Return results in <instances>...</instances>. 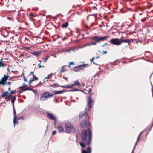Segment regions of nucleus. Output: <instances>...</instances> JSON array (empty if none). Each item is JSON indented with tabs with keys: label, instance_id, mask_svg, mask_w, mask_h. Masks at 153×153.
I'll use <instances>...</instances> for the list:
<instances>
[{
	"label": "nucleus",
	"instance_id": "1",
	"mask_svg": "<svg viewBox=\"0 0 153 153\" xmlns=\"http://www.w3.org/2000/svg\"><path fill=\"white\" fill-rule=\"evenodd\" d=\"M82 140V141L85 143L88 146L91 144L92 137V132L91 129L89 128L87 130H84L82 131L81 134ZM91 149L89 147L87 150L82 149V153H91Z\"/></svg>",
	"mask_w": 153,
	"mask_h": 153
},
{
	"label": "nucleus",
	"instance_id": "2",
	"mask_svg": "<svg viewBox=\"0 0 153 153\" xmlns=\"http://www.w3.org/2000/svg\"><path fill=\"white\" fill-rule=\"evenodd\" d=\"M79 118L82 120L80 125L83 128L90 127L91 124L88 122V116L86 111L81 113L79 115Z\"/></svg>",
	"mask_w": 153,
	"mask_h": 153
},
{
	"label": "nucleus",
	"instance_id": "3",
	"mask_svg": "<svg viewBox=\"0 0 153 153\" xmlns=\"http://www.w3.org/2000/svg\"><path fill=\"white\" fill-rule=\"evenodd\" d=\"M65 129L67 133L74 132L75 130L73 126L70 123H67L65 124Z\"/></svg>",
	"mask_w": 153,
	"mask_h": 153
},
{
	"label": "nucleus",
	"instance_id": "4",
	"mask_svg": "<svg viewBox=\"0 0 153 153\" xmlns=\"http://www.w3.org/2000/svg\"><path fill=\"white\" fill-rule=\"evenodd\" d=\"M109 37V36L108 35L100 37L98 36H94L91 38V39H97L98 43H100L102 41H104L107 40V38Z\"/></svg>",
	"mask_w": 153,
	"mask_h": 153
},
{
	"label": "nucleus",
	"instance_id": "5",
	"mask_svg": "<svg viewBox=\"0 0 153 153\" xmlns=\"http://www.w3.org/2000/svg\"><path fill=\"white\" fill-rule=\"evenodd\" d=\"M87 65L88 66L89 64H87L81 65H79L78 66H76L74 68H73V70L74 71L78 72L82 70H84V68H85Z\"/></svg>",
	"mask_w": 153,
	"mask_h": 153
},
{
	"label": "nucleus",
	"instance_id": "6",
	"mask_svg": "<svg viewBox=\"0 0 153 153\" xmlns=\"http://www.w3.org/2000/svg\"><path fill=\"white\" fill-rule=\"evenodd\" d=\"M32 76V77L30 78V80L29 81V85L31 86L32 82L34 80H36L38 79V78L34 74L33 72H31L30 74L27 76V78H28L29 76Z\"/></svg>",
	"mask_w": 153,
	"mask_h": 153
},
{
	"label": "nucleus",
	"instance_id": "7",
	"mask_svg": "<svg viewBox=\"0 0 153 153\" xmlns=\"http://www.w3.org/2000/svg\"><path fill=\"white\" fill-rule=\"evenodd\" d=\"M109 42L113 45L117 46L120 45V39L118 38H112L109 41Z\"/></svg>",
	"mask_w": 153,
	"mask_h": 153
},
{
	"label": "nucleus",
	"instance_id": "8",
	"mask_svg": "<svg viewBox=\"0 0 153 153\" xmlns=\"http://www.w3.org/2000/svg\"><path fill=\"white\" fill-rule=\"evenodd\" d=\"M91 98V95L87 97V98L88 99L87 105L88 107L90 108H92L93 105V103L94 102V100H92Z\"/></svg>",
	"mask_w": 153,
	"mask_h": 153
},
{
	"label": "nucleus",
	"instance_id": "9",
	"mask_svg": "<svg viewBox=\"0 0 153 153\" xmlns=\"http://www.w3.org/2000/svg\"><path fill=\"white\" fill-rule=\"evenodd\" d=\"M9 76L8 75H4L0 81V85H4L7 84L6 81L8 79Z\"/></svg>",
	"mask_w": 153,
	"mask_h": 153
},
{
	"label": "nucleus",
	"instance_id": "10",
	"mask_svg": "<svg viewBox=\"0 0 153 153\" xmlns=\"http://www.w3.org/2000/svg\"><path fill=\"white\" fill-rule=\"evenodd\" d=\"M53 96V94H52L49 92H45L43 93L42 95L41 96L40 99L44 98L48 99L52 97Z\"/></svg>",
	"mask_w": 153,
	"mask_h": 153
},
{
	"label": "nucleus",
	"instance_id": "11",
	"mask_svg": "<svg viewBox=\"0 0 153 153\" xmlns=\"http://www.w3.org/2000/svg\"><path fill=\"white\" fill-rule=\"evenodd\" d=\"M1 96L3 98H5L6 99L7 98L10 97L11 96V95H10L9 94V93L7 91L4 92H3V93L1 95Z\"/></svg>",
	"mask_w": 153,
	"mask_h": 153
},
{
	"label": "nucleus",
	"instance_id": "12",
	"mask_svg": "<svg viewBox=\"0 0 153 153\" xmlns=\"http://www.w3.org/2000/svg\"><path fill=\"white\" fill-rule=\"evenodd\" d=\"M120 45L123 43H127L129 44V45L131 43V41L129 39H120Z\"/></svg>",
	"mask_w": 153,
	"mask_h": 153
},
{
	"label": "nucleus",
	"instance_id": "13",
	"mask_svg": "<svg viewBox=\"0 0 153 153\" xmlns=\"http://www.w3.org/2000/svg\"><path fill=\"white\" fill-rule=\"evenodd\" d=\"M144 131H143L140 134H139V135L138 137V138H137V141L135 144V146L134 148V149H133V150L132 152L131 153H134V149L135 147V146H136V145L137 142H138V141H140L141 140V139L140 138V137L141 135V134H142L144 132Z\"/></svg>",
	"mask_w": 153,
	"mask_h": 153
},
{
	"label": "nucleus",
	"instance_id": "14",
	"mask_svg": "<svg viewBox=\"0 0 153 153\" xmlns=\"http://www.w3.org/2000/svg\"><path fill=\"white\" fill-rule=\"evenodd\" d=\"M47 117L50 120H56L55 117L51 114L48 113L47 115Z\"/></svg>",
	"mask_w": 153,
	"mask_h": 153
},
{
	"label": "nucleus",
	"instance_id": "15",
	"mask_svg": "<svg viewBox=\"0 0 153 153\" xmlns=\"http://www.w3.org/2000/svg\"><path fill=\"white\" fill-rule=\"evenodd\" d=\"M76 49V48L75 47H71L68 49L65 50V51L66 52H69L71 51H74Z\"/></svg>",
	"mask_w": 153,
	"mask_h": 153
},
{
	"label": "nucleus",
	"instance_id": "16",
	"mask_svg": "<svg viewBox=\"0 0 153 153\" xmlns=\"http://www.w3.org/2000/svg\"><path fill=\"white\" fill-rule=\"evenodd\" d=\"M81 85L79 81L78 80H76L75 81L73 84H72V86H77L80 87L81 86Z\"/></svg>",
	"mask_w": 153,
	"mask_h": 153
},
{
	"label": "nucleus",
	"instance_id": "17",
	"mask_svg": "<svg viewBox=\"0 0 153 153\" xmlns=\"http://www.w3.org/2000/svg\"><path fill=\"white\" fill-rule=\"evenodd\" d=\"M66 65H64L62 66L61 67L62 69L60 70L59 72L61 73H63L66 71H67L68 70L66 68Z\"/></svg>",
	"mask_w": 153,
	"mask_h": 153
},
{
	"label": "nucleus",
	"instance_id": "18",
	"mask_svg": "<svg viewBox=\"0 0 153 153\" xmlns=\"http://www.w3.org/2000/svg\"><path fill=\"white\" fill-rule=\"evenodd\" d=\"M41 53V52L39 51H36L34 52L31 53V54L36 56H37L40 54Z\"/></svg>",
	"mask_w": 153,
	"mask_h": 153
},
{
	"label": "nucleus",
	"instance_id": "19",
	"mask_svg": "<svg viewBox=\"0 0 153 153\" xmlns=\"http://www.w3.org/2000/svg\"><path fill=\"white\" fill-rule=\"evenodd\" d=\"M64 91H54L53 92V95L54 94H61L62 93H63L64 92Z\"/></svg>",
	"mask_w": 153,
	"mask_h": 153
},
{
	"label": "nucleus",
	"instance_id": "20",
	"mask_svg": "<svg viewBox=\"0 0 153 153\" xmlns=\"http://www.w3.org/2000/svg\"><path fill=\"white\" fill-rule=\"evenodd\" d=\"M13 123L14 125L18 124V118L17 117H14Z\"/></svg>",
	"mask_w": 153,
	"mask_h": 153
},
{
	"label": "nucleus",
	"instance_id": "21",
	"mask_svg": "<svg viewBox=\"0 0 153 153\" xmlns=\"http://www.w3.org/2000/svg\"><path fill=\"white\" fill-rule=\"evenodd\" d=\"M69 23L68 22H66L64 23H63L62 25V27L63 28H66L68 27Z\"/></svg>",
	"mask_w": 153,
	"mask_h": 153
},
{
	"label": "nucleus",
	"instance_id": "22",
	"mask_svg": "<svg viewBox=\"0 0 153 153\" xmlns=\"http://www.w3.org/2000/svg\"><path fill=\"white\" fill-rule=\"evenodd\" d=\"M57 129L58 130L59 133L64 132L63 128L61 126H59L57 127Z\"/></svg>",
	"mask_w": 153,
	"mask_h": 153
},
{
	"label": "nucleus",
	"instance_id": "23",
	"mask_svg": "<svg viewBox=\"0 0 153 153\" xmlns=\"http://www.w3.org/2000/svg\"><path fill=\"white\" fill-rule=\"evenodd\" d=\"M49 87H54V88H56L57 87H59V85L57 83H54L53 84V85H51L50 84L48 85Z\"/></svg>",
	"mask_w": 153,
	"mask_h": 153
},
{
	"label": "nucleus",
	"instance_id": "24",
	"mask_svg": "<svg viewBox=\"0 0 153 153\" xmlns=\"http://www.w3.org/2000/svg\"><path fill=\"white\" fill-rule=\"evenodd\" d=\"M61 87H63V88H72L73 86H72V85H67L65 86H60Z\"/></svg>",
	"mask_w": 153,
	"mask_h": 153
},
{
	"label": "nucleus",
	"instance_id": "25",
	"mask_svg": "<svg viewBox=\"0 0 153 153\" xmlns=\"http://www.w3.org/2000/svg\"><path fill=\"white\" fill-rule=\"evenodd\" d=\"M16 96H14L11 100V102L13 104V106H14V103L15 100H16Z\"/></svg>",
	"mask_w": 153,
	"mask_h": 153
},
{
	"label": "nucleus",
	"instance_id": "26",
	"mask_svg": "<svg viewBox=\"0 0 153 153\" xmlns=\"http://www.w3.org/2000/svg\"><path fill=\"white\" fill-rule=\"evenodd\" d=\"M79 144L82 148H84L86 146V144H85L84 143L80 142Z\"/></svg>",
	"mask_w": 153,
	"mask_h": 153
},
{
	"label": "nucleus",
	"instance_id": "27",
	"mask_svg": "<svg viewBox=\"0 0 153 153\" xmlns=\"http://www.w3.org/2000/svg\"><path fill=\"white\" fill-rule=\"evenodd\" d=\"M93 40H95V41L94 42H92L91 43V44H90L91 45H95L97 44V43H98L97 42V39H92Z\"/></svg>",
	"mask_w": 153,
	"mask_h": 153
},
{
	"label": "nucleus",
	"instance_id": "28",
	"mask_svg": "<svg viewBox=\"0 0 153 153\" xmlns=\"http://www.w3.org/2000/svg\"><path fill=\"white\" fill-rule=\"evenodd\" d=\"M2 59H1L0 60V67H4V65L3 64L2 62Z\"/></svg>",
	"mask_w": 153,
	"mask_h": 153
},
{
	"label": "nucleus",
	"instance_id": "29",
	"mask_svg": "<svg viewBox=\"0 0 153 153\" xmlns=\"http://www.w3.org/2000/svg\"><path fill=\"white\" fill-rule=\"evenodd\" d=\"M16 93V90H10V91L9 94H15Z\"/></svg>",
	"mask_w": 153,
	"mask_h": 153
},
{
	"label": "nucleus",
	"instance_id": "30",
	"mask_svg": "<svg viewBox=\"0 0 153 153\" xmlns=\"http://www.w3.org/2000/svg\"><path fill=\"white\" fill-rule=\"evenodd\" d=\"M26 90H32V91H34L33 90V89H32L30 88H26L25 89H24L23 90V91H26Z\"/></svg>",
	"mask_w": 153,
	"mask_h": 153
},
{
	"label": "nucleus",
	"instance_id": "31",
	"mask_svg": "<svg viewBox=\"0 0 153 153\" xmlns=\"http://www.w3.org/2000/svg\"><path fill=\"white\" fill-rule=\"evenodd\" d=\"M13 114H14V117H16V111H15V109L14 106H13Z\"/></svg>",
	"mask_w": 153,
	"mask_h": 153
},
{
	"label": "nucleus",
	"instance_id": "32",
	"mask_svg": "<svg viewBox=\"0 0 153 153\" xmlns=\"http://www.w3.org/2000/svg\"><path fill=\"white\" fill-rule=\"evenodd\" d=\"M79 90L77 89H72L71 90H70L69 91H78Z\"/></svg>",
	"mask_w": 153,
	"mask_h": 153
},
{
	"label": "nucleus",
	"instance_id": "33",
	"mask_svg": "<svg viewBox=\"0 0 153 153\" xmlns=\"http://www.w3.org/2000/svg\"><path fill=\"white\" fill-rule=\"evenodd\" d=\"M74 63L73 62H71L69 63V65L68 66V67L70 68V65H74Z\"/></svg>",
	"mask_w": 153,
	"mask_h": 153
},
{
	"label": "nucleus",
	"instance_id": "34",
	"mask_svg": "<svg viewBox=\"0 0 153 153\" xmlns=\"http://www.w3.org/2000/svg\"><path fill=\"white\" fill-rule=\"evenodd\" d=\"M22 75H23V78H24V81L25 82H26L27 81V79L26 78L25 76H24V73H22Z\"/></svg>",
	"mask_w": 153,
	"mask_h": 153
},
{
	"label": "nucleus",
	"instance_id": "35",
	"mask_svg": "<svg viewBox=\"0 0 153 153\" xmlns=\"http://www.w3.org/2000/svg\"><path fill=\"white\" fill-rule=\"evenodd\" d=\"M30 16L35 17L36 16L34 15L32 13H30L29 14Z\"/></svg>",
	"mask_w": 153,
	"mask_h": 153
},
{
	"label": "nucleus",
	"instance_id": "36",
	"mask_svg": "<svg viewBox=\"0 0 153 153\" xmlns=\"http://www.w3.org/2000/svg\"><path fill=\"white\" fill-rule=\"evenodd\" d=\"M51 77V76L50 75H48L45 78V79H49Z\"/></svg>",
	"mask_w": 153,
	"mask_h": 153
},
{
	"label": "nucleus",
	"instance_id": "37",
	"mask_svg": "<svg viewBox=\"0 0 153 153\" xmlns=\"http://www.w3.org/2000/svg\"><path fill=\"white\" fill-rule=\"evenodd\" d=\"M95 58L94 57H93L91 59V61L92 62H93V63L94 64H95V62L94 61V59H95Z\"/></svg>",
	"mask_w": 153,
	"mask_h": 153
},
{
	"label": "nucleus",
	"instance_id": "38",
	"mask_svg": "<svg viewBox=\"0 0 153 153\" xmlns=\"http://www.w3.org/2000/svg\"><path fill=\"white\" fill-rule=\"evenodd\" d=\"M56 131H53L52 133V135H54L56 134Z\"/></svg>",
	"mask_w": 153,
	"mask_h": 153
},
{
	"label": "nucleus",
	"instance_id": "39",
	"mask_svg": "<svg viewBox=\"0 0 153 153\" xmlns=\"http://www.w3.org/2000/svg\"><path fill=\"white\" fill-rule=\"evenodd\" d=\"M91 45H90L89 44H87L85 45H83V46L84 47V48L85 47H86L88 46H90Z\"/></svg>",
	"mask_w": 153,
	"mask_h": 153
},
{
	"label": "nucleus",
	"instance_id": "40",
	"mask_svg": "<svg viewBox=\"0 0 153 153\" xmlns=\"http://www.w3.org/2000/svg\"><path fill=\"white\" fill-rule=\"evenodd\" d=\"M107 45L108 43L106 42L105 43H104L103 45H102V47H103L105 46H106Z\"/></svg>",
	"mask_w": 153,
	"mask_h": 153
},
{
	"label": "nucleus",
	"instance_id": "41",
	"mask_svg": "<svg viewBox=\"0 0 153 153\" xmlns=\"http://www.w3.org/2000/svg\"><path fill=\"white\" fill-rule=\"evenodd\" d=\"M146 18H144L142 19H141V21H142V22H144V21H145L146 20Z\"/></svg>",
	"mask_w": 153,
	"mask_h": 153
},
{
	"label": "nucleus",
	"instance_id": "42",
	"mask_svg": "<svg viewBox=\"0 0 153 153\" xmlns=\"http://www.w3.org/2000/svg\"><path fill=\"white\" fill-rule=\"evenodd\" d=\"M39 62H40V63H39V64H38V66L39 67V68H41V65H40V64H41V60H40V61H39Z\"/></svg>",
	"mask_w": 153,
	"mask_h": 153
},
{
	"label": "nucleus",
	"instance_id": "43",
	"mask_svg": "<svg viewBox=\"0 0 153 153\" xmlns=\"http://www.w3.org/2000/svg\"><path fill=\"white\" fill-rule=\"evenodd\" d=\"M92 90L91 88H90L88 90V93L89 94H90V93H91V92L92 91Z\"/></svg>",
	"mask_w": 153,
	"mask_h": 153
},
{
	"label": "nucleus",
	"instance_id": "44",
	"mask_svg": "<svg viewBox=\"0 0 153 153\" xmlns=\"http://www.w3.org/2000/svg\"><path fill=\"white\" fill-rule=\"evenodd\" d=\"M22 119V120H23L24 119V117H22V116H20L19 118V119Z\"/></svg>",
	"mask_w": 153,
	"mask_h": 153
},
{
	"label": "nucleus",
	"instance_id": "45",
	"mask_svg": "<svg viewBox=\"0 0 153 153\" xmlns=\"http://www.w3.org/2000/svg\"><path fill=\"white\" fill-rule=\"evenodd\" d=\"M102 52L104 54H106L107 53V51H103Z\"/></svg>",
	"mask_w": 153,
	"mask_h": 153
},
{
	"label": "nucleus",
	"instance_id": "46",
	"mask_svg": "<svg viewBox=\"0 0 153 153\" xmlns=\"http://www.w3.org/2000/svg\"><path fill=\"white\" fill-rule=\"evenodd\" d=\"M63 78H64L66 80H68V78L67 77H65V76H63Z\"/></svg>",
	"mask_w": 153,
	"mask_h": 153
},
{
	"label": "nucleus",
	"instance_id": "47",
	"mask_svg": "<svg viewBox=\"0 0 153 153\" xmlns=\"http://www.w3.org/2000/svg\"><path fill=\"white\" fill-rule=\"evenodd\" d=\"M25 48L26 49H30V47H25Z\"/></svg>",
	"mask_w": 153,
	"mask_h": 153
},
{
	"label": "nucleus",
	"instance_id": "48",
	"mask_svg": "<svg viewBox=\"0 0 153 153\" xmlns=\"http://www.w3.org/2000/svg\"><path fill=\"white\" fill-rule=\"evenodd\" d=\"M135 41L137 43L139 42V41L136 39H135Z\"/></svg>",
	"mask_w": 153,
	"mask_h": 153
},
{
	"label": "nucleus",
	"instance_id": "49",
	"mask_svg": "<svg viewBox=\"0 0 153 153\" xmlns=\"http://www.w3.org/2000/svg\"><path fill=\"white\" fill-rule=\"evenodd\" d=\"M85 28H87L88 29H90V27H89L88 26L86 25L85 27Z\"/></svg>",
	"mask_w": 153,
	"mask_h": 153
},
{
	"label": "nucleus",
	"instance_id": "50",
	"mask_svg": "<svg viewBox=\"0 0 153 153\" xmlns=\"http://www.w3.org/2000/svg\"><path fill=\"white\" fill-rule=\"evenodd\" d=\"M7 84H8L9 85H10L11 84L10 82H8L7 83Z\"/></svg>",
	"mask_w": 153,
	"mask_h": 153
},
{
	"label": "nucleus",
	"instance_id": "51",
	"mask_svg": "<svg viewBox=\"0 0 153 153\" xmlns=\"http://www.w3.org/2000/svg\"><path fill=\"white\" fill-rule=\"evenodd\" d=\"M23 87H23V86L20 87H19V89H20V90H21V89H22V88H23Z\"/></svg>",
	"mask_w": 153,
	"mask_h": 153
},
{
	"label": "nucleus",
	"instance_id": "52",
	"mask_svg": "<svg viewBox=\"0 0 153 153\" xmlns=\"http://www.w3.org/2000/svg\"><path fill=\"white\" fill-rule=\"evenodd\" d=\"M23 87H26V85L25 83H23Z\"/></svg>",
	"mask_w": 153,
	"mask_h": 153
},
{
	"label": "nucleus",
	"instance_id": "53",
	"mask_svg": "<svg viewBox=\"0 0 153 153\" xmlns=\"http://www.w3.org/2000/svg\"><path fill=\"white\" fill-rule=\"evenodd\" d=\"M48 58H45V61H46L47 60H48Z\"/></svg>",
	"mask_w": 153,
	"mask_h": 153
},
{
	"label": "nucleus",
	"instance_id": "54",
	"mask_svg": "<svg viewBox=\"0 0 153 153\" xmlns=\"http://www.w3.org/2000/svg\"><path fill=\"white\" fill-rule=\"evenodd\" d=\"M148 12V13H151V12H152V13H153V10H152L151 12Z\"/></svg>",
	"mask_w": 153,
	"mask_h": 153
},
{
	"label": "nucleus",
	"instance_id": "55",
	"mask_svg": "<svg viewBox=\"0 0 153 153\" xmlns=\"http://www.w3.org/2000/svg\"><path fill=\"white\" fill-rule=\"evenodd\" d=\"M84 48V47L83 46H82L80 48L82 49V48Z\"/></svg>",
	"mask_w": 153,
	"mask_h": 153
},
{
	"label": "nucleus",
	"instance_id": "56",
	"mask_svg": "<svg viewBox=\"0 0 153 153\" xmlns=\"http://www.w3.org/2000/svg\"><path fill=\"white\" fill-rule=\"evenodd\" d=\"M10 87L9 88H8V91H10Z\"/></svg>",
	"mask_w": 153,
	"mask_h": 153
},
{
	"label": "nucleus",
	"instance_id": "57",
	"mask_svg": "<svg viewBox=\"0 0 153 153\" xmlns=\"http://www.w3.org/2000/svg\"><path fill=\"white\" fill-rule=\"evenodd\" d=\"M98 74L97 73V74H96V75H95L94 76V77H95V76H96V75H97Z\"/></svg>",
	"mask_w": 153,
	"mask_h": 153
},
{
	"label": "nucleus",
	"instance_id": "58",
	"mask_svg": "<svg viewBox=\"0 0 153 153\" xmlns=\"http://www.w3.org/2000/svg\"><path fill=\"white\" fill-rule=\"evenodd\" d=\"M60 37V36H58L57 38H59Z\"/></svg>",
	"mask_w": 153,
	"mask_h": 153
},
{
	"label": "nucleus",
	"instance_id": "59",
	"mask_svg": "<svg viewBox=\"0 0 153 153\" xmlns=\"http://www.w3.org/2000/svg\"><path fill=\"white\" fill-rule=\"evenodd\" d=\"M24 56V55H23V54H22V55H21V56Z\"/></svg>",
	"mask_w": 153,
	"mask_h": 153
},
{
	"label": "nucleus",
	"instance_id": "60",
	"mask_svg": "<svg viewBox=\"0 0 153 153\" xmlns=\"http://www.w3.org/2000/svg\"><path fill=\"white\" fill-rule=\"evenodd\" d=\"M21 61L22 62H23V59H22V60H21Z\"/></svg>",
	"mask_w": 153,
	"mask_h": 153
},
{
	"label": "nucleus",
	"instance_id": "61",
	"mask_svg": "<svg viewBox=\"0 0 153 153\" xmlns=\"http://www.w3.org/2000/svg\"><path fill=\"white\" fill-rule=\"evenodd\" d=\"M150 7H149V6H148V8L150 9Z\"/></svg>",
	"mask_w": 153,
	"mask_h": 153
},
{
	"label": "nucleus",
	"instance_id": "62",
	"mask_svg": "<svg viewBox=\"0 0 153 153\" xmlns=\"http://www.w3.org/2000/svg\"><path fill=\"white\" fill-rule=\"evenodd\" d=\"M83 24L84 25H85V23H83Z\"/></svg>",
	"mask_w": 153,
	"mask_h": 153
}]
</instances>
